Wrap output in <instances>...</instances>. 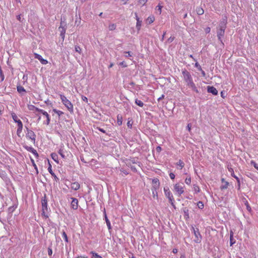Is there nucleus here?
Masks as SVG:
<instances>
[{
    "label": "nucleus",
    "mask_w": 258,
    "mask_h": 258,
    "mask_svg": "<svg viewBox=\"0 0 258 258\" xmlns=\"http://www.w3.org/2000/svg\"><path fill=\"white\" fill-rule=\"evenodd\" d=\"M185 182L187 184H190V182H191V178H190V177H187L185 179Z\"/></svg>",
    "instance_id": "obj_44"
},
{
    "label": "nucleus",
    "mask_w": 258,
    "mask_h": 258,
    "mask_svg": "<svg viewBox=\"0 0 258 258\" xmlns=\"http://www.w3.org/2000/svg\"><path fill=\"white\" fill-rule=\"evenodd\" d=\"M72 199L71 207L73 209L76 210L78 208V201L77 199L74 198H72Z\"/></svg>",
    "instance_id": "obj_15"
},
{
    "label": "nucleus",
    "mask_w": 258,
    "mask_h": 258,
    "mask_svg": "<svg viewBox=\"0 0 258 258\" xmlns=\"http://www.w3.org/2000/svg\"><path fill=\"white\" fill-rule=\"evenodd\" d=\"M228 171L231 173V175L236 179L237 182V189L240 190V179L235 175L234 170L231 167L228 168Z\"/></svg>",
    "instance_id": "obj_8"
},
{
    "label": "nucleus",
    "mask_w": 258,
    "mask_h": 258,
    "mask_svg": "<svg viewBox=\"0 0 258 258\" xmlns=\"http://www.w3.org/2000/svg\"><path fill=\"white\" fill-rule=\"evenodd\" d=\"M119 65L122 66L123 67L125 68L127 67L125 62L124 61H122L120 62Z\"/></svg>",
    "instance_id": "obj_56"
},
{
    "label": "nucleus",
    "mask_w": 258,
    "mask_h": 258,
    "mask_svg": "<svg viewBox=\"0 0 258 258\" xmlns=\"http://www.w3.org/2000/svg\"><path fill=\"white\" fill-rule=\"evenodd\" d=\"M16 207L11 206L8 208V212L9 214H12L16 209Z\"/></svg>",
    "instance_id": "obj_33"
},
{
    "label": "nucleus",
    "mask_w": 258,
    "mask_h": 258,
    "mask_svg": "<svg viewBox=\"0 0 258 258\" xmlns=\"http://www.w3.org/2000/svg\"><path fill=\"white\" fill-rule=\"evenodd\" d=\"M42 215L45 218H48V208L47 207V200L46 195H44L41 200Z\"/></svg>",
    "instance_id": "obj_2"
},
{
    "label": "nucleus",
    "mask_w": 258,
    "mask_h": 258,
    "mask_svg": "<svg viewBox=\"0 0 258 258\" xmlns=\"http://www.w3.org/2000/svg\"><path fill=\"white\" fill-rule=\"evenodd\" d=\"M31 152H32L36 157H38V154L37 153L36 150H35L34 148L32 149Z\"/></svg>",
    "instance_id": "obj_49"
},
{
    "label": "nucleus",
    "mask_w": 258,
    "mask_h": 258,
    "mask_svg": "<svg viewBox=\"0 0 258 258\" xmlns=\"http://www.w3.org/2000/svg\"><path fill=\"white\" fill-rule=\"evenodd\" d=\"M26 137L27 139H30L33 142V143H35L36 140V135L33 131L29 129L27 127H26Z\"/></svg>",
    "instance_id": "obj_6"
},
{
    "label": "nucleus",
    "mask_w": 258,
    "mask_h": 258,
    "mask_svg": "<svg viewBox=\"0 0 258 258\" xmlns=\"http://www.w3.org/2000/svg\"><path fill=\"white\" fill-rule=\"evenodd\" d=\"M82 99L84 102H88V98L86 97L82 96Z\"/></svg>",
    "instance_id": "obj_57"
},
{
    "label": "nucleus",
    "mask_w": 258,
    "mask_h": 258,
    "mask_svg": "<svg viewBox=\"0 0 258 258\" xmlns=\"http://www.w3.org/2000/svg\"><path fill=\"white\" fill-rule=\"evenodd\" d=\"M175 194L180 197L184 192L183 183H176L173 186Z\"/></svg>",
    "instance_id": "obj_4"
},
{
    "label": "nucleus",
    "mask_w": 258,
    "mask_h": 258,
    "mask_svg": "<svg viewBox=\"0 0 258 258\" xmlns=\"http://www.w3.org/2000/svg\"><path fill=\"white\" fill-rule=\"evenodd\" d=\"M51 156L52 159L55 162H56L57 163H58V155H57V154H56L55 153H52L51 154Z\"/></svg>",
    "instance_id": "obj_21"
},
{
    "label": "nucleus",
    "mask_w": 258,
    "mask_h": 258,
    "mask_svg": "<svg viewBox=\"0 0 258 258\" xmlns=\"http://www.w3.org/2000/svg\"><path fill=\"white\" fill-rule=\"evenodd\" d=\"M31 161H32V162L33 163V165L34 166L35 168L37 169V166H36V164L34 163V161L33 159H31Z\"/></svg>",
    "instance_id": "obj_61"
},
{
    "label": "nucleus",
    "mask_w": 258,
    "mask_h": 258,
    "mask_svg": "<svg viewBox=\"0 0 258 258\" xmlns=\"http://www.w3.org/2000/svg\"><path fill=\"white\" fill-rule=\"evenodd\" d=\"M122 118L121 115H118L117 116V123L119 125H120L122 124Z\"/></svg>",
    "instance_id": "obj_28"
},
{
    "label": "nucleus",
    "mask_w": 258,
    "mask_h": 258,
    "mask_svg": "<svg viewBox=\"0 0 258 258\" xmlns=\"http://www.w3.org/2000/svg\"><path fill=\"white\" fill-rule=\"evenodd\" d=\"M147 2V0H139V3L141 4L142 6H144L146 2Z\"/></svg>",
    "instance_id": "obj_48"
},
{
    "label": "nucleus",
    "mask_w": 258,
    "mask_h": 258,
    "mask_svg": "<svg viewBox=\"0 0 258 258\" xmlns=\"http://www.w3.org/2000/svg\"><path fill=\"white\" fill-rule=\"evenodd\" d=\"M135 16L137 20L136 28L137 29L138 31H139L142 26V21L141 20H140L137 13H135Z\"/></svg>",
    "instance_id": "obj_18"
},
{
    "label": "nucleus",
    "mask_w": 258,
    "mask_h": 258,
    "mask_svg": "<svg viewBox=\"0 0 258 258\" xmlns=\"http://www.w3.org/2000/svg\"><path fill=\"white\" fill-rule=\"evenodd\" d=\"M181 73L184 81L186 83L187 86L190 88L194 91L199 93V91L194 83L192 77L190 73L185 69H182Z\"/></svg>",
    "instance_id": "obj_1"
},
{
    "label": "nucleus",
    "mask_w": 258,
    "mask_h": 258,
    "mask_svg": "<svg viewBox=\"0 0 258 258\" xmlns=\"http://www.w3.org/2000/svg\"><path fill=\"white\" fill-rule=\"evenodd\" d=\"M135 103L140 107H143L144 104L141 100H138L137 99L135 100Z\"/></svg>",
    "instance_id": "obj_31"
},
{
    "label": "nucleus",
    "mask_w": 258,
    "mask_h": 258,
    "mask_svg": "<svg viewBox=\"0 0 258 258\" xmlns=\"http://www.w3.org/2000/svg\"><path fill=\"white\" fill-rule=\"evenodd\" d=\"M226 23H227V18H226V17H224V18H222V20H221V21L219 24V27L225 29Z\"/></svg>",
    "instance_id": "obj_16"
},
{
    "label": "nucleus",
    "mask_w": 258,
    "mask_h": 258,
    "mask_svg": "<svg viewBox=\"0 0 258 258\" xmlns=\"http://www.w3.org/2000/svg\"><path fill=\"white\" fill-rule=\"evenodd\" d=\"M52 254V250L50 247L48 248V254L49 256H51Z\"/></svg>",
    "instance_id": "obj_50"
},
{
    "label": "nucleus",
    "mask_w": 258,
    "mask_h": 258,
    "mask_svg": "<svg viewBox=\"0 0 258 258\" xmlns=\"http://www.w3.org/2000/svg\"><path fill=\"white\" fill-rule=\"evenodd\" d=\"M34 56L35 58L38 59L42 64H46L48 63V61L46 59L43 58L41 55L37 53H34Z\"/></svg>",
    "instance_id": "obj_13"
},
{
    "label": "nucleus",
    "mask_w": 258,
    "mask_h": 258,
    "mask_svg": "<svg viewBox=\"0 0 258 258\" xmlns=\"http://www.w3.org/2000/svg\"><path fill=\"white\" fill-rule=\"evenodd\" d=\"M48 170L49 172L51 174V175L54 177L55 180H56V179L58 180V178L56 177L55 174L52 171V169H51V165L50 164H49V166L48 168Z\"/></svg>",
    "instance_id": "obj_23"
},
{
    "label": "nucleus",
    "mask_w": 258,
    "mask_h": 258,
    "mask_svg": "<svg viewBox=\"0 0 258 258\" xmlns=\"http://www.w3.org/2000/svg\"><path fill=\"white\" fill-rule=\"evenodd\" d=\"M60 98L62 103L67 108L68 110L71 113H73L74 112L73 105L71 101L69 100L65 96L62 94L60 95Z\"/></svg>",
    "instance_id": "obj_3"
},
{
    "label": "nucleus",
    "mask_w": 258,
    "mask_h": 258,
    "mask_svg": "<svg viewBox=\"0 0 258 258\" xmlns=\"http://www.w3.org/2000/svg\"><path fill=\"white\" fill-rule=\"evenodd\" d=\"M53 111L56 113L59 116H60L61 115L63 114V112L62 111L57 110L56 109H53Z\"/></svg>",
    "instance_id": "obj_35"
},
{
    "label": "nucleus",
    "mask_w": 258,
    "mask_h": 258,
    "mask_svg": "<svg viewBox=\"0 0 258 258\" xmlns=\"http://www.w3.org/2000/svg\"><path fill=\"white\" fill-rule=\"evenodd\" d=\"M24 148L26 150H27L28 151L30 152H31V151L33 149V148H32V147H29V146H24Z\"/></svg>",
    "instance_id": "obj_46"
},
{
    "label": "nucleus",
    "mask_w": 258,
    "mask_h": 258,
    "mask_svg": "<svg viewBox=\"0 0 258 258\" xmlns=\"http://www.w3.org/2000/svg\"><path fill=\"white\" fill-rule=\"evenodd\" d=\"M225 33V29L219 28L217 31V37L218 40L222 42V37L224 36Z\"/></svg>",
    "instance_id": "obj_12"
},
{
    "label": "nucleus",
    "mask_w": 258,
    "mask_h": 258,
    "mask_svg": "<svg viewBox=\"0 0 258 258\" xmlns=\"http://www.w3.org/2000/svg\"><path fill=\"white\" fill-rule=\"evenodd\" d=\"M11 116L14 121L18 123V122H22L18 117L17 115L14 112L11 113Z\"/></svg>",
    "instance_id": "obj_20"
},
{
    "label": "nucleus",
    "mask_w": 258,
    "mask_h": 258,
    "mask_svg": "<svg viewBox=\"0 0 258 258\" xmlns=\"http://www.w3.org/2000/svg\"><path fill=\"white\" fill-rule=\"evenodd\" d=\"M233 232L232 231H231L230 237V246H232L235 242V241L234 240L233 238Z\"/></svg>",
    "instance_id": "obj_29"
},
{
    "label": "nucleus",
    "mask_w": 258,
    "mask_h": 258,
    "mask_svg": "<svg viewBox=\"0 0 258 258\" xmlns=\"http://www.w3.org/2000/svg\"><path fill=\"white\" fill-rule=\"evenodd\" d=\"M123 53L125 54L124 56L126 58H130L133 56V53L131 51H124Z\"/></svg>",
    "instance_id": "obj_27"
},
{
    "label": "nucleus",
    "mask_w": 258,
    "mask_h": 258,
    "mask_svg": "<svg viewBox=\"0 0 258 258\" xmlns=\"http://www.w3.org/2000/svg\"><path fill=\"white\" fill-rule=\"evenodd\" d=\"M162 8V6H160L159 4L156 7V10L158 12L159 14H161Z\"/></svg>",
    "instance_id": "obj_41"
},
{
    "label": "nucleus",
    "mask_w": 258,
    "mask_h": 258,
    "mask_svg": "<svg viewBox=\"0 0 258 258\" xmlns=\"http://www.w3.org/2000/svg\"><path fill=\"white\" fill-rule=\"evenodd\" d=\"M91 253L92 254V258H102V257L97 253L92 251Z\"/></svg>",
    "instance_id": "obj_36"
},
{
    "label": "nucleus",
    "mask_w": 258,
    "mask_h": 258,
    "mask_svg": "<svg viewBox=\"0 0 258 258\" xmlns=\"http://www.w3.org/2000/svg\"><path fill=\"white\" fill-rule=\"evenodd\" d=\"M251 163H253V166H254V168L258 170V164L253 161H252Z\"/></svg>",
    "instance_id": "obj_58"
},
{
    "label": "nucleus",
    "mask_w": 258,
    "mask_h": 258,
    "mask_svg": "<svg viewBox=\"0 0 258 258\" xmlns=\"http://www.w3.org/2000/svg\"><path fill=\"white\" fill-rule=\"evenodd\" d=\"M75 51L78 53H79L80 54L81 53V52H82V49L81 48H80V46H78V45H76L75 46Z\"/></svg>",
    "instance_id": "obj_39"
},
{
    "label": "nucleus",
    "mask_w": 258,
    "mask_h": 258,
    "mask_svg": "<svg viewBox=\"0 0 258 258\" xmlns=\"http://www.w3.org/2000/svg\"><path fill=\"white\" fill-rule=\"evenodd\" d=\"M177 165L180 167V169H181L184 166V164L182 161L179 160L177 163Z\"/></svg>",
    "instance_id": "obj_34"
},
{
    "label": "nucleus",
    "mask_w": 258,
    "mask_h": 258,
    "mask_svg": "<svg viewBox=\"0 0 258 258\" xmlns=\"http://www.w3.org/2000/svg\"><path fill=\"white\" fill-rule=\"evenodd\" d=\"M35 110L36 111L40 112L43 115H44L45 117H47V120H46V122H45V123L47 125H49L50 123V116H49V114H48V113L46 111H45L41 109L38 108L37 107L36 108Z\"/></svg>",
    "instance_id": "obj_9"
},
{
    "label": "nucleus",
    "mask_w": 258,
    "mask_h": 258,
    "mask_svg": "<svg viewBox=\"0 0 258 258\" xmlns=\"http://www.w3.org/2000/svg\"><path fill=\"white\" fill-rule=\"evenodd\" d=\"M192 230L195 236L194 241L197 243H200L202 240V236L199 232V229L197 228H195L194 227H192Z\"/></svg>",
    "instance_id": "obj_7"
},
{
    "label": "nucleus",
    "mask_w": 258,
    "mask_h": 258,
    "mask_svg": "<svg viewBox=\"0 0 258 258\" xmlns=\"http://www.w3.org/2000/svg\"><path fill=\"white\" fill-rule=\"evenodd\" d=\"M154 20H155V19L153 16L149 17L148 18V21L149 24L153 23L154 22Z\"/></svg>",
    "instance_id": "obj_43"
},
{
    "label": "nucleus",
    "mask_w": 258,
    "mask_h": 258,
    "mask_svg": "<svg viewBox=\"0 0 258 258\" xmlns=\"http://www.w3.org/2000/svg\"><path fill=\"white\" fill-rule=\"evenodd\" d=\"M62 237L64 238V241L67 242H68V238L67 235L64 231H63V232L62 233Z\"/></svg>",
    "instance_id": "obj_38"
},
{
    "label": "nucleus",
    "mask_w": 258,
    "mask_h": 258,
    "mask_svg": "<svg viewBox=\"0 0 258 258\" xmlns=\"http://www.w3.org/2000/svg\"><path fill=\"white\" fill-rule=\"evenodd\" d=\"M17 19L18 20H19V21H20V22H22V21H23V20H21V15H18V16H17Z\"/></svg>",
    "instance_id": "obj_60"
},
{
    "label": "nucleus",
    "mask_w": 258,
    "mask_h": 258,
    "mask_svg": "<svg viewBox=\"0 0 258 258\" xmlns=\"http://www.w3.org/2000/svg\"><path fill=\"white\" fill-rule=\"evenodd\" d=\"M196 12L197 14L199 15H202L204 13L203 9L201 7H197L196 9Z\"/></svg>",
    "instance_id": "obj_24"
},
{
    "label": "nucleus",
    "mask_w": 258,
    "mask_h": 258,
    "mask_svg": "<svg viewBox=\"0 0 258 258\" xmlns=\"http://www.w3.org/2000/svg\"><path fill=\"white\" fill-rule=\"evenodd\" d=\"M197 206H198V208L200 209H203L204 208V207L203 203L202 202H201V201H199L197 203Z\"/></svg>",
    "instance_id": "obj_37"
},
{
    "label": "nucleus",
    "mask_w": 258,
    "mask_h": 258,
    "mask_svg": "<svg viewBox=\"0 0 258 258\" xmlns=\"http://www.w3.org/2000/svg\"><path fill=\"white\" fill-rule=\"evenodd\" d=\"M17 91L19 93H21L22 92H25L26 90L22 86H19L17 87Z\"/></svg>",
    "instance_id": "obj_32"
},
{
    "label": "nucleus",
    "mask_w": 258,
    "mask_h": 258,
    "mask_svg": "<svg viewBox=\"0 0 258 258\" xmlns=\"http://www.w3.org/2000/svg\"><path fill=\"white\" fill-rule=\"evenodd\" d=\"M104 217H105V221H106L107 227H108V229L110 230V229H111V224H110V222L109 220L107 218V217L106 214L105 213V216Z\"/></svg>",
    "instance_id": "obj_25"
},
{
    "label": "nucleus",
    "mask_w": 258,
    "mask_h": 258,
    "mask_svg": "<svg viewBox=\"0 0 258 258\" xmlns=\"http://www.w3.org/2000/svg\"><path fill=\"white\" fill-rule=\"evenodd\" d=\"M58 153L62 158L66 159V156H65V154H64L65 152L62 149H60L59 150Z\"/></svg>",
    "instance_id": "obj_30"
},
{
    "label": "nucleus",
    "mask_w": 258,
    "mask_h": 258,
    "mask_svg": "<svg viewBox=\"0 0 258 258\" xmlns=\"http://www.w3.org/2000/svg\"><path fill=\"white\" fill-rule=\"evenodd\" d=\"M152 194L153 196V197L155 198V197H157V190H154V189H152Z\"/></svg>",
    "instance_id": "obj_51"
},
{
    "label": "nucleus",
    "mask_w": 258,
    "mask_h": 258,
    "mask_svg": "<svg viewBox=\"0 0 258 258\" xmlns=\"http://www.w3.org/2000/svg\"><path fill=\"white\" fill-rule=\"evenodd\" d=\"M169 176L171 179H174L175 178V175L173 173H170L169 174Z\"/></svg>",
    "instance_id": "obj_55"
},
{
    "label": "nucleus",
    "mask_w": 258,
    "mask_h": 258,
    "mask_svg": "<svg viewBox=\"0 0 258 258\" xmlns=\"http://www.w3.org/2000/svg\"><path fill=\"white\" fill-rule=\"evenodd\" d=\"M194 189L196 192H199L200 191V189L199 187L197 185H194Z\"/></svg>",
    "instance_id": "obj_45"
},
{
    "label": "nucleus",
    "mask_w": 258,
    "mask_h": 258,
    "mask_svg": "<svg viewBox=\"0 0 258 258\" xmlns=\"http://www.w3.org/2000/svg\"><path fill=\"white\" fill-rule=\"evenodd\" d=\"M80 187V184L78 182H73L71 185V188L75 190L79 189Z\"/></svg>",
    "instance_id": "obj_19"
},
{
    "label": "nucleus",
    "mask_w": 258,
    "mask_h": 258,
    "mask_svg": "<svg viewBox=\"0 0 258 258\" xmlns=\"http://www.w3.org/2000/svg\"><path fill=\"white\" fill-rule=\"evenodd\" d=\"M97 129H98L99 131H100V132H102V133H106L104 129L102 128H100V127H97Z\"/></svg>",
    "instance_id": "obj_59"
},
{
    "label": "nucleus",
    "mask_w": 258,
    "mask_h": 258,
    "mask_svg": "<svg viewBox=\"0 0 258 258\" xmlns=\"http://www.w3.org/2000/svg\"><path fill=\"white\" fill-rule=\"evenodd\" d=\"M18 128L17 130V134L19 137H20V134H21L23 130V123L22 122H18Z\"/></svg>",
    "instance_id": "obj_17"
},
{
    "label": "nucleus",
    "mask_w": 258,
    "mask_h": 258,
    "mask_svg": "<svg viewBox=\"0 0 258 258\" xmlns=\"http://www.w3.org/2000/svg\"><path fill=\"white\" fill-rule=\"evenodd\" d=\"M207 91L209 93H212L214 95H216L218 94L217 90L213 86H208L207 87Z\"/></svg>",
    "instance_id": "obj_14"
},
{
    "label": "nucleus",
    "mask_w": 258,
    "mask_h": 258,
    "mask_svg": "<svg viewBox=\"0 0 258 258\" xmlns=\"http://www.w3.org/2000/svg\"><path fill=\"white\" fill-rule=\"evenodd\" d=\"M191 123H188V124H187V126H186V128H187V130H188V131L189 132H190V131H191Z\"/></svg>",
    "instance_id": "obj_52"
},
{
    "label": "nucleus",
    "mask_w": 258,
    "mask_h": 258,
    "mask_svg": "<svg viewBox=\"0 0 258 258\" xmlns=\"http://www.w3.org/2000/svg\"><path fill=\"white\" fill-rule=\"evenodd\" d=\"M37 107L33 105H28V108L29 110H35Z\"/></svg>",
    "instance_id": "obj_40"
},
{
    "label": "nucleus",
    "mask_w": 258,
    "mask_h": 258,
    "mask_svg": "<svg viewBox=\"0 0 258 258\" xmlns=\"http://www.w3.org/2000/svg\"><path fill=\"white\" fill-rule=\"evenodd\" d=\"M156 150L158 153H160L162 150V148L160 146H157L156 148Z\"/></svg>",
    "instance_id": "obj_54"
},
{
    "label": "nucleus",
    "mask_w": 258,
    "mask_h": 258,
    "mask_svg": "<svg viewBox=\"0 0 258 258\" xmlns=\"http://www.w3.org/2000/svg\"><path fill=\"white\" fill-rule=\"evenodd\" d=\"M76 258H88L86 256H77Z\"/></svg>",
    "instance_id": "obj_64"
},
{
    "label": "nucleus",
    "mask_w": 258,
    "mask_h": 258,
    "mask_svg": "<svg viewBox=\"0 0 258 258\" xmlns=\"http://www.w3.org/2000/svg\"><path fill=\"white\" fill-rule=\"evenodd\" d=\"M224 184H222L221 186H220V189L221 190H223V189H226L228 188V186H229V183L228 181H225L224 183H223Z\"/></svg>",
    "instance_id": "obj_26"
},
{
    "label": "nucleus",
    "mask_w": 258,
    "mask_h": 258,
    "mask_svg": "<svg viewBox=\"0 0 258 258\" xmlns=\"http://www.w3.org/2000/svg\"><path fill=\"white\" fill-rule=\"evenodd\" d=\"M165 96L164 95H162V96L161 97H160L158 99V100L159 101L162 99H163L164 98Z\"/></svg>",
    "instance_id": "obj_62"
},
{
    "label": "nucleus",
    "mask_w": 258,
    "mask_h": 258,
    "mask_svg": "<svg viewBox=\"0 0 258 258\" xmlns=\"http://www.w3.org/2000/svg\"><path fill=\"white\" fill-rule=\"evenodd\" d=\"M63 22L61 21L60 25L58 28V30L60 32V35L61 38L63 40L65 37V33L66 31V28L63 26Z\"/></svg>",
    "instance_id": "obj_10"
},
{
    "label": "nucleus",
    "mask_w": 258,
    "mask_h": 258,
    "mask_svg": "<svg viewBox=\"0 0 258 258\" xmlns=\"http://www.w3.org/2000/svg\"><path fill=\"white\" fill-rule=\"evenodd\" d=\"M174 39V37H170L168 39V40H167V42H168V43H171V42H172L173 41Z\"/></svg>",
    "instance_id": "obj_53"
},
{
    "label": "nucleus",
    "mask_w": 258,
    "mask_h": 258,
    "mask_svg": "<svg viewBox=\"0 0 258 258\" xmlns=\"http://www.w3.org/2000/svg\"><path fill=\"white\" fill-rule=\"evenodd\" d=\"M109 29L110 31H112L116 28V25L114 24H111L109 26Z\"/></svg>",
    "instance_id": "obj_42"
},
{
    "label": "nucleus",
    "mask_w": 258,
    "mask_h": 258,
    "mask_svg": "<svg viewBox=\"0 0 258 258\" xmlns=\"http://www.w3.org/2000/svg\"><path fill=\"white\" fill-rule=\"evenodd\" d=\"M0 176L4 180H6L8 178L7 174L4 171H0Z\"/></svg>",
    "instance_id": "obj_22"
},
{
    "label": "nucleus",
    "mask_w": 258,
    "mask_h": 258,
    "mask_svg": "<svg viewBox=\"0 0 258 258\" xmlns=\"http://www.w3.org/2000/svg\"><path fill=\"white\" fill-rule=\"evenodd\" d=\"M195 66L198 69V70L202 71V68L198 62H196Z\"/></svg>",
    "instance_id": "obj_47"
},
{
    "label": "nucleus",
    "mask_w": 258,
    "mask_h": 258,
    "mask_svg": "<svg viewBox=\"0 0 258 258\" xmlns=\"http://www.w3.org/2000/svg\"><path fill=\"white\" fill-rule=\"evenodd\" d=\"M164 191L165 196L168 199L169 202L171 204V205L175 208V205H174L173 202H174V198L172 195V194L170 191L168 187H164Z\"/></svg>",
    "instance_id": "obj_5"
},
{
    "label": "nucleus",
    "mask_w": 258,
    "mask_h": 258,
    "mask_svg": "<svg viewBox=\"0 0 258 258\" xmlns=\"http://www.w3.org/2000/svg\"><path fill=\"white\" fill-rule=\"evenodd\" d=\"M206 32L207 33H209L210 32V28L208 27L206 29Z\"/></svg>",
    "instance_id": "obj_63"
},
{
    "label": "nucleus",
    "mask_w": 258,
    "mask_h": 258,
    "mask_svg": "<svg viewBox=\"0 0 258 258\" xmlns=\"http://www.w3.org/2000/svg\"><path fill=\"white\" fill-rule=\"evenodd\" d=\"M152 189H154V190H157L160 186L159 180L157 178H154L152 180Z\"/></svg>",
    "instance_id": "obj_11"
}]
</instances>
